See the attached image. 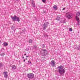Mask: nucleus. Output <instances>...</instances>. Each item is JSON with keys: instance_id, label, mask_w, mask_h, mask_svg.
Masks as SVG:
<instances>
[{"instance_id": "1", "label": "nucleus", "mask_w": 80, "mask_h": 80, "mask_svg": "<svg viewBox=\"0 0 80 80\" xmlns=\"http://www.w3.org/2000/svg\"><path fill=\"white\" fill-rule=\"evenodd\" d=\"M57 68L58 69V72L60 75V76H63L64 73H65V70L63 69V66L62 65H60L58 66Z\"/></svg>"}, {"instance_id": "23", "label": "nucleus", "mask_w": 80, "mask_h": 80, "mask_svg": "<svg viewBox=\"0 0 80 80\" xmlns=\"http://www.w3.org/2000/svg\"><path fill=\"white\" fill-rule=\"evenodd\" d=\"M72 30H73V29H72V28H69V31H70V32H72Z\"/></svg>"}, {"instance_id": "38", "label": "nucleus", "mask_w": 80, "mask_h": 80, "mask_svg": "<svg viewBox=\"0 0 80 80\" xmlns=\"http://www.w3.org/2000/svg\"><path fill=\"white\" fill-rule=\"evenodd\" d=\"M42 58H45V57H42Z\"/></svg>"}, {"instance_id": "25", "label": "nucleus", "mask_w": 80, "mask_h": 80, "mask_svg": "<svg viewBox=\"0 0 80 80\" xmlns=\"http://www.w3.org/2000/svg\"><path fill=\"white\" fill-rule=\"evenodd\" d=\"M33 48L36 49L37 48V46H34V47H33Z\"/></svg>"}, {"instance_id": "21", "label": "nucleus", "mask_w": 80, "mask_h": 80, "mask_svg": "<svg viewBox=\"0 0 80 80\" xmlns=\"http://www.w3.org/2000/svg\"><path fill=\"white\" fill-rule=\"evenodd\" d=\"M45 45H44V44H43L42 45V48H45Z\"/></svg>"}, {"instance_id": "26", "label": "nucleus", "mask_w": 80, "mask_h": 80, "mask_svg": "<svg viewBox=\"0 0 80 80\" xmlns=\"http://www.w3.org/2000/svg\"><path fill=\"white\" fill-rule=\"evenodd\" d=\"M59 21H60V22L59 23H63V21H61L60 20Z\"/></svg>"}, {"instance_id": "10", "label": "nucleus", "mask_w": 80, "mask_h": 80, "mask_svg": "<svg viewBox=\"0 0 80 80\" xmlns=\"http://www.w3.org/2000/svg\"><path fill=\"white\" fill-rule=\"evenodd\" d=\"M73 15V14L72 13H71L69 14L67 16V17L68 18V19H70V18H72V17Z\"/></svg>"}, {"instance_id": "30", "label": "nucleus", "mask_w": 80, "mask_h": 80, "mask_svg": "<svg viewBox=\"0 0 80 80\" xmlns=\"http://www.w3.org/2000/svg\"><path fill=\"white\" fill-rule=\"evenodd\" d=\"M29 57V56H26V57L27 58L28 57Z\"/></svg>"}, {"instance_id": "12", "label": "nucleus", "mask_w": 80, "mask_h": 80, "mask_svg": "<svg viewBox=\"0 0 80 80\" xmlns=\"http://www.w3.org/2000/svg\"><path fill=\"white\" fill-rule=\"evenodd\" d=\"M32 5V7H35V3H33V1L32 0V2H31Z\"/></svg>"}, {"instance_id": "3", "label": "nucleus", "mask_w": 80, "mask_h": 80, "mask_svg": "<svg viewBox=\"0 0 80 80\" xmlns=\"http://www.w3.org/2000/svg\"><path fill=\"white\" fill-rule=\"evenodd\" d=\"M11 18H12L13 22H19L20 20V18L17 17V16L14 15L13 17L11 16Z\"/></svg>"}, {"instance_id": "27", "label": "nucleus", "mask_w": 80, "mask_h": 80, "mask_svg": "<svg viewBox=\"0 0 80 80\" xmlns=\"http://www.w3.org/2000/svg\"><path fill=\"white\" fill-rule=\"evenodd\" d=\"M29 50V48H27V51H28Z\"/></svg>"}, {"instance_id": "22", "label": "nucleus", "mask_w": 80, "mask_h": 80, "mask_svg": "<svg viewBox=\"0 0 80 80\" xmlns=\"http://www.w3.org/2000/svg\"><path fill=\"white\" fill-rule=\"evenodd\" d=\"M42 1L43 2V3H45L46 2V0H42Z\"/></svg>"}, {"instance_id": "24", "label": "nucleus", "mask_w": 80, "mask_h": 80, "mask_svg": "<svg viewBox=\"0 0 80 80\" xmlns=\"http://www.w3.org/2000/svg\"><path fill=\"white\" fill-rule=\"evenodd\" d=\"M43 35L44 37H47V35L45 34H44Z\"/></svg>"}, {"instance_id": "6", "label": "nucleus", "mask_w": 80, "mask_h": 80, "mask_svg": "<svg viewBox=\"0 0 80 80\" xmlns=\"http://www.w3.org/2000/svg\"><path fill=\"white\" fill-rule=\"evenodd\" d=\"M75 18L76 20L78 21V25H80V19H79V18H78L77 16H76Z\"/></svg>"}, {"instance_id": "14", "label": "nucleus", "mask_w": 80, "mask_h": 80, "mask_svg": "<svg viewBox=\"0 0 80 80\" xmlns=\"http://www.w3.org/2000/svg\"><path fill=\"white\" fill-rule=\"evenodd\" d=\"M8 43L5 42L3 43V45L4 47H7V46H8Z\"/></svg>"}, {"instance_id": "20", "label": "nucleus", "mask_w": 80, "mask_h": 80, "mask_svg": "<svg viewBox=\"0 0 80 80\" xmlns=\"http://www.w3.org/2000/svg\"><path fill=\"white\" fill-rule=\"evenodd\" d=\"M32 42L33 41H32V39H30L28 41V42L29 43H32Z\"/></svg>"}, {"instance_id": "33", "label": "nucleus", "mask_w": 80, "mask_h": 80, "mask_svg": "<svg viewBox=\"0 0 80 80\" xmlns=\"http://www.w3.org/2000/svg\"><path fill=\"white\" fill-rule=\"evenodd\" d=\"M27 64L28 65H30V63H27Z\"/></svg>"}, {"instance_id": "15", "label": "nucleus", "mask_w": 80, "mask_h": 80, "mask_svg": "<svg viewBox=\"0 0 80 80\" xmlns=\"http://www.w3.org/2000/svg\"><path fill=\"white\" fill-rule=\"evenodd\" d=\"M11 67L12 69H13V70H15L16 69V67L15 65H12Z\"/></svg>"}, {"instance_id": "39", "label": "nucleus", "mask_w": 80, "mask_h": 80, "mask_svg": "<svg viewBox=\"0 0 80 80\" xmlns=\"http://www.w3.org/2000/svg\"><path fill=\"white\" fill-rule=\"evenodd\" d=\"M26 60H27V58H26Z\"/></svg>"}, {"instance_id": "16", "label": "nucleus", "mask_w": 80, "mask_h": 80, "mask_svg": "<svg viewBox=\"0 0 80 80\" xmlns=\"http://www.w3.org/2000/svg\"><path fill=\"white\" fill-rule=\"evenodd\" d=\"M80 12H77L76 13V16H78H78H80Z\"/></svg>"}, {"instance_id": "9", "label": "nucleus", "mask_w": 80, "mask_h": 80, "mask_svg": "<svg viewBox=\"0 0 80 80\" xmlns=\"http://www.w3.org/2000/svg\"><path fill=\"white\" fill-rule=\"evenodd\" d=\"M3 74H4V75L5 78H8V74L7 72H4Z\"/></svg>"}, {"instance_id": "4", "label": "nucleus", "mask_w": 80, "mask_h": 80, "mask_svg": "<svg viewBox=\"0 0 80 80\" xmlns=\"http://www.w3.org/2000/svg\"><path fill=\"white\" fill-rule=\"evenodd\" d=\"M49 24V23L48 22H46L44 23L42 25V28L43 30H46L47 29V27H48V25Z\"/></svg>"}, {"instance_id": "18", "label": "nucleus", "mask_w": 80, "mask_h": 80, "mask_svg": "<svg viewBox=\"0 0 80 80\" xmlns=\"http://www.w3.org/2000/svg\"><path fill=\"white\" fill-rule=\"evenodd\" d=\"M3 67V63H0V68H1L2 67Z\"/></svg>"}, {"instance_id": "28", "label": "nucleus", "mask_w": 80, "mask_h": 80, "mask_svg": "<svg viewBox=\"0 0 80 80\" xmlns=\"http://www.w3.org/2000/svg\"><path fill=\"white\" fill-rule=\"evenodd\" d=\"M65 22H65V21H63V23H65Z\"/></svg>"}, {"instance_id": "13", "label": "nucleus", "mask_w": 80, "mask_h": 80, "mask_svg": "<svg viewBox=\"0 0 80 80\" xmlns=\"http://www.w3.org/2000/svg\"><path fill=\"white\" fill-rule=\"evenodd\" d=\"M53 8L55 10H57V9H58V8H57V6L56 5L54 6L53 7Z\"/></svg>"}, {"instance_id": "17", "label": "nucleus", "mask_w": 80, "mask_h": 80, "mask_svg": "<svg viewBox=\"0 0 80 80\" xmlns=\"http://www.w3.org/2000/svg\"><path fill=\"white\" fill-rule=\"evenodd\" d=\"M11 29L12 30H14V32H15V26H13L11 27Z\"/></svg>"}, {"instance_id": "7", "label": "nucleus", "mask_w": 80, "mask_h": 80, "mask_svg": "<svg viewBox=\"0 0 80 80\" xmlns=\"http://www.w3.org/2000/svg\"><path fill=\"white\" fill-rule=\"evenodd\" d=\"M50 64L51 65V66H52V67H55V62L54 60H52L50 62Z\"/></svg>"}, {"instance_id": "32", "label": "nucleus", "mask_w": 80, "mask_h": 80, "mask_svg": "<svg viewBox=\"0 0 80 80\" xmlns=\"http://www.w3.org/2000/svg\"><path fill=\"white\" fill-rule=\"evenodd\" d=\"M28 63H30V61H28Z\"/></svg>"}, {"instance_id": "2", "label": "nucleus", "mask_w": 80, "mask_h": 80, "mask_svg": "<svg viewBox=\"0 0 80 80\" xmlns=\"http://www.w3.org/2000/svg\"><path fill=\"white\" fill-rule=\"evenodd\" d=\"M40 53L43 57H45V56H47L48 55L47 50L45 49H42L41 50Z\"/></svg>"}, {"instance_id": "40", "label": "nucleus", "mask_w": 80, "mask_h": 80, "mask_svg": "<svg viewBox=\"0 0 80 80\" xmlns=\"http://www.w3.org/2000/svg\"><path fill=\"white\" fill-rule=\"evenodd\" d=\"M1 42V41H0V44Z\"/></svg>"}, {"instance_id": "35", "label": "nucleus", "mask_w": 80, "mask_h": 80, "mask_svg": "<svg viewBox=\"0 0 80 80\" xmlns=\"http://www.w3.org/2000/svg\"><path fill=\"white\" fill-rule=\"evenodd\" d=\"M15 1H18L19 0H15Z\"/></svg>"}, {"instance_id": "36", "label": "nucleus", "mask_w": 80, "mask_h": 80, "mask_svg": "<svg viewBox=\"0 0 80 80\" xmlns=\"http://www.w3.org/2000/svg\"><path fill=\"white\" fill-rule=\"evenodd\" d=\"M24 55H26V53L24 54Z\"/></svg>"}, {"instance_id": "29", "label": "nucleus", "mask_w": 80, "mask_h": 80, "mask_svg": "<svg viewBox=\"0 0 80 80\" xmlns=\"http://www.w3.org/2000/svg\"><path fill=\"white\" fill-rule=\"evenodd\" d=\"M65 10V8H63V9H62V10Z\"/></svg>"}, {"instance_id": "5", "label": "nucleus", "mask_w": 80, "mask_h": 80, "mask_svg": "<svg viewBox=\"0 0 80 80\" xmlns=\"http://www.w3.org/2000/svg\"><path fill=\"white\" fill-rule=\"evenodd\" d=\"M27 77L29 79H32L34 78V74L30 73L27 74Z\"/></svg>"}, {"instance_id": "8", "label": "nucleus", "mask_w": 80, "mask_h": 80, "mask_svg": "<svg viewBox=\"0 0 80 80\" xmlns=\"http://www.w3.org/2000/svg\"><path fill=\"white\" fill-rule=\"evenodd\" d=\"M3 50H4V49L2 48L0 51V52L1 53V56L2 57H3V56L5 55V53H4V52L3 51Z\"/></svg>"}, {"instance_id": "31", "label": "nucleus", "mask_w": 80, "mask_h": 80, "mask_svg": "<svg viewBox=\"0 0 80 80\" xmlns=\"http://www.w3.org/2000/svg\"><path fill=\"white\" fill-rule=\"evenodd\" d=\"M23 62H25V59H24L23 60Z\"/></svg>"}, {"instance_id": "37", "label": "nucleus", "mask_w": 80, "mask_h": 80, "mask_svg": "<svg viewBox=\"0 0 80 80\" xmlns=\"http://www.w3.org/2000/svg\"><path fill=\"white\" fill-rule=\"evenodd\" d=\"M22 58H23H23H24V57H22Z\"/></svg>"}, {"instance_id": "34", "label": "nucleus", "mask_w": 80, "mask_h": 80, "mask_svg": "<svg viewBox=\"0 0 80 80\" xmlns=\"http://www.w3.org/2000/svg\"><path fill=\"white\" fill-rule=\"evenodd\" d=\"M29 63H32L31 62V61H30V62H29Z\"/></svg>"}, {"instance_id": "11", "label": "nucleus", "mask_w": 80, "mask_h": 80, "mask_svg": "<svg viewBox=\"0 0 80 80\" xmlns=\"http://www.w3.org/2000/svg\"><path fill=\"white\" fill-rule=\"evenodd\" d=\"M60 17L61 16H58L56 18V20L58 21H60V20H62V18H60Z\"/></svg>"}, {"instance_id": "19", "label": "nucleus", "mask_w": 80, "mask_h": 80, "mask_svg": "<svg viewBox=\"0 0 80 80\" xmlns=\"http://www.w3.org/2000/svg\"><path fill=\"white\" fill-rule=\"evenodd\" d=\"M76 48L77 49V50H80V45H79V46Z\"/></svg>"}]
</instances>
